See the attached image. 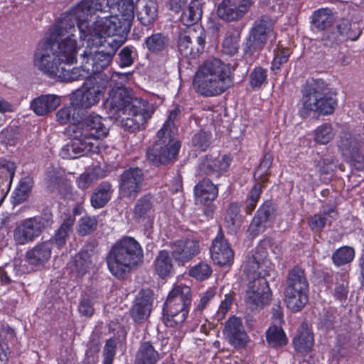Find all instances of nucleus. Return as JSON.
I'll return each mask as SVG.
<instances>
[{"label": "nucleus", "mask_w": 364, "mask_h": 364, "mask_svg": "<svg viewBox=\"0 0 364 364\" xmlns=\"http://www.w3.org/2000/svg\"><path fill=\"white\" fill-rule=\"evenodd\" d=\"M180 112L181 110L178 107H175L170 112L167 120L164 124L162 128L157 132V138L166 142L170 138V133L172 134L175 133L174 121Z\"/></svg>", "instance_id": "79ce46f5"}, {"label": "nucleus", "mask_w": 364, "mask_h": 364, "mask_svg": "<svg viewBox=\"0 0 364 364\" xmlns=\"http://www.w3.org/2000/svg\"><path fill=\"white\" fill-rule=\"evenodd\" d=\"M335 133L331 124L324 123L314 130V140L316 143L326 144L333 139Z\"/></svg>", "instance_id": "de8ad7c7"}, {"label": "nucleus", "mask_w": 364, "mask_h": 364, "mask_svg": "<svg viewBox=\"0 0 364 364\" xmlns=\"http://www.w3.org/2000/svg\"><path fill=\"white\" fill-rule=\"evenodd\" d=\"M235 299V293H229L225 295V298L221 301L218 310L216 312L215 317L220 321L225 318L228 311L230 310Z\"/></svg>", "instance_id": "052dcab7"}, {"label": "nucleus", "mask_w": 364, "mask_h": 364, "mask_svg": "<svg viewBox=\"0 0 364 364\" xmlns=\"http://www.w3.org/2000/svg\"><path fill=\"white\" fill-rule=\"evenodd\" d=\"M269 39H275L272 21L267 18L257 20L250 29L244 45L245 55L253 56L254 53L261 50Z\"/></svg>", "instance_id": "f8f14e48"}, {"label": "nucleus", "mask_w": 364, "mask_h": 364, "mask_svg": "<svg viewBox=\"0 0 364 364\" xmlns=\"http://www.w3.org/2000/svg\"><path fill=\"white\" fill-rule=\"evenodd\" d=\"M332 19L331 10L321 9L314 12L313 23L319 30H324L331 25Z\"/></svg>", "instance_id": "8fccbe9b"}, {"label": "nucleus", "mask_w": 364, "mask_h": 364, "mask_svg": "<svg viewBox=\"0 0 364 364\" xmlns=\"http://www.w3.org/2000/svg\"><path fill=\"white\" fill-rule=\"evenodd\" d=\"M135 100L145 101L144 100L133 96L130 90L122 86L113 88L109 93V97L105 103V108L113 117H120L131 110V105Z\"/></svg>", "instance_id": "2eb2a0df"}, {"label": "nucleus", "mask_w": 364, "mask_h": 364, "mask_svg": "<svg viewBox=\"0 0 364 364\" xmlns=\"http://www.w3.org/2000/svg\"><path fill=\"white\" fill-rule=\"evenodd\" d=\"M154 112L153 105L148 102L135 100L131 105V110L126 113L129 117L121 120V126L124 130L132 133L139 131L144 128Z\"/></svg>", "instance_id": "ddd939ff"}, {"label": "nucleus", "mask_w": 364, "mask_h": 364, "mask_svg": "<svg viewBox=\"0 0 364 364\" xmlns=\"http://www.w3.org/2000/svg\"><path fill=\"white\" fill-rule=\"evenodd\" d=\"M262 191V186L260 183H255L245 200V211L247 214L250 215L254 211L259 200Z\"/></svg>", "instance_id": "49530a36"}, {"label": "nucleus", "mask_w": 364, "mask_h": 364, "mask_svg": "<svg viewBox=\"0 0 364 364\" xmlns=\"http://www.w3.org/2000/svg\"><path fill=\"white\" fill-rule=\"evenodd\" d=\"M133 218L136 223L152 226L154 210L151 194H144L136 200L133 209Z\"/></svg>", "instance_id": "393cba45"}, {"label": "nucleus", "mask_w": 364, "mask_h": 364, "mask_svg": "<svg viewBox=\"0 0 364 364\" xmlns=\"http://www.w3.org/2000/svg\"><path fill=\"white\" fill-rule=\"evenodd\" d=\"M76 32L73 10L64 14L54 25L50 38L38 45L34 55V65L43 73L57 77L62 65L76 63Z\"/></svg>", "instance_id": "f03ea898"}, {"label": "nucleus", "mask_w": 364, "mask_h": 364, "mask_svg": "<svg viewBox=\"0 0 364 364\" xmlns=\"http://www.w3.org/2000/svg\"><path fill=\"white\" fill-rule=\"evenodd\" d=\"M76 112L79 113L73 106H65L60 109L56 113V119L60 124H66L69 123H75L78 121L75 117Z\"/></svg>", "instance_id": "864d4df0"}, {"label": "nucleus", "mask_w": 364, "mask_h": 364, "mask_svg": "<svg viewBox=\"0 0 364 364\" xmlns=\"http://www.w3.org/2000/svg\"><path fill=\"white\" fill-rule=\"evenodd\" d=\"M193 193L196 204L201 207L208 220L212 218L216 208L214 201L218 196V186L204 178L194 186Z\"/></svg>", "instance_id": "4468645a"}, {"label": "nucleus", "mask_w": 364, "mask_h": 364, "mask_svg": "<svg viewBox=\"0 0 364 364\" xmlns=\"http://www.w3.org/2000/svg\"><path fill=\"white\" fill-rule=\"evenodd\" d=\"M154 299V292L149 288L141 289L138 292L129 309V316L134 323H141L149 318Z\"/></svg>", "instance_id": "6ab92c4d"}, {"label": "nucleus", "mask_w": 364, "mask_h": 364, "mask_svg": "<svg viewBox=\"0 0 364 364\" xmlns=\"http://www.w3.org/2000/svg\"><path fill=\"white\" fill-rule=\"evenodd\" d=\"M210 255L213 262L220 267L233 264L235 253L221 227H219L216 236L212 240Z\"/></svg>", "instance_id": "a211bd4d"}, {"label": "nucleus", "mask_w": 364, "mask_h": 364, "mask_svg": "<svg viewBox=\"0 0 364 364\" xmlns=\"http://www.w3.org/2000/svg\"><path fill=\"white\" fill-rule=\"evenodd\" d=\"M136 56V50L132 46L124 47L119 53V64L120 67H129L134 63Z\"/></svg>", "instance_id": "13d9d810"}, {"label": "nucleus", "mask_w": 364, "mask_h": 364, "mask_svg": "<svg viewBox=\"0 0 364 364\" xmlns=\"http://www.w3.org/2000/svg\"><path fill=\"white\" fill-rule=\"evenodd\" d=\"M355 250L350 246H343L337 249L332 255L333 263L341 267L350 263L355 257Z\"/></svg>", "instance_id": "c03bdc74"}, {"label": "nucleus", "mask_w": 364, "mask_h": 364, "mask_svg": "<svg viewBox=\"0 0 364 364\" xmlns=\"http://www.w3.org/2000/svg\"><path fill=\"white\" fill-rule=\"evenodd\" d=\"M266 341L272 348H284L288 343V338L284 329L275 325L271 326L266 331Z\"/></svg>", "instance_id": "e433bc0d"}, {"label": "nucleus", "mask_w": 364, "mask_h": 364, "mask_svg": "<svg viewBox=\"0 0 364 364\" xmlns=\"http://www.w3.org/2000/svg\"><path fill=\"white\" fill-rule=\"evenodd\" d=\"M309 284L306 270L299 264L288 270L284 289L287 306L293 312L301 311L309 301Z\"/></svg>", "instance_id": "1a4fd4ad"}, {"label": "nucleus", "mask_w": 364, "mask_h": 364, "mask_svg": "<svg viewBox=\"0 0 364 364\" xmlns=\"http://www.w3.org/2000/svg\"><path fill=\"white\" fill-rule=\"evenodd\" d=\"M205 43V35L201 28L198 32L196 28H188L180 33L178 48L183 56L194 58L203 50Z\"/></svg>", "instance_id": "dca6fc26"}, {"label": "nucleus", "mask_w": 364, "mask_h": 364, "mask_svg": "<svg viewBox=\"0 0 364 364\" xmlns=\"http://www.w3.org/2000/svg\"><path fill=\"white\" fill-rule=\"evenodd\" d=\"M117 343L114 339L107 340L103 349L102 364H113L116 355Z\"/></svg>", "instance_id": "4d7b16f0"}, {"label": "nucleus", "mask_w": 364, "mask_h": 364, "mask_svg": "<svg viewBox=\"0 0 364 364\" xmlns=\"http://www.w3.org/2000/svg\"><path fill=\"white\" fill-rule=\"evenodd\" d=\"M294 350L300 353H308L314 345V333L305 323H301L292 340Z\"/></svg>", "instance_id": "cd10ccee"}, {"label": "nucleus", "mask_w": 364, "mask_h": 364, "mask_svg": "<svg viewBox=\"0 0 364 364\" xmlns=\"http://www.w3.org/2000/svg\"><path fill=\"white\" fill-rule=\"evenodd\" d=\"M181 148L179 141L172 139V134L167 141L158 138L156 143L147 151L149 159H174L177 157Z\"/></svg>", "instance_id": "b1692460"}, {"label": "nucleus", "mask_w": 364, "mask_h": 364, "mask_svg": "<svg viewBox=\"0 0 364 364\" xmlns=\"http://www.w3.org/2000/svg\"><path fill=\"white\" fill-rule=\"evenodd\" d=\"M338 149L344 158L348 159L364 158L361 154L360 141L350 132L343 133L338 144Z\"/></svg>", "instance_id": "bb28decb"}, {"label": "nucleus", "mask_w": 364, "mask_h": 364, "mask_svg": "<svg viewBox=\"0 0 364 364\" xmlns=\"http://www.w3.org/2000/svg\"><path fill=\"white\" fill-rule=\"evenodd\" d=\"M75 25L80 38L88 46L101 49H86L80 54V63L87 73L106 79L100 73L107 68L117 49L125 42L134 17L133 0H82L74 9ZM126 77L115 73L110 77Z\"/></svg>", "instance_id": "f257e3e1"}, {"label": "nucleus", "mask_w": 364, "mask_h": 364, "mask_svg": "<svg viewBox=\"0 0 364 364\" xmlns=\"http://www.w3.org/2000/svg\"><path fill=\"white\" fill-rule=\"evenodd\" d=\"M267 72L262 67H256L250 73V83L252 87L259 88L267 83Z\"/></svg>", "instance_id": "6e6d98bb"}, {"label": "nucleus", "mask_w": 364, "mask_h": 364, "mask_svg": "<svg viewBox=\"0 0 364 364\" xmlns=\"http://www.w3.org/2000/svg\"><path fill=\"white\" fill-rule=\"evenodd\" d=\"M223 333L227 342L236 349L245 348L249 342L241 318L235 316L225 321Z\"/></svg>", "instance_id": "aec40b11"}, {"label": "nucleus", "mask_w": 364, "mask_h": 364, "mask_svg": "<svg viewBox=\"0 0 364 364\" xmlns=\"http://www.w3.org/2000/svg\"><path fill=\"white\" fill-rule=\"evenodd\" d=\"M274 57L272 63V70H279L282 64L286 63L291 55V50L287 48H277L274 50Z\"/></svg>", "instance_id": "5fc2aeb1"}, {"label": "nucleus", "mask_w": 364, "mask_h": 364, "mask_svg": "<svg viewBox=\"0 0 364 364\" xmlns=\"http://www.w3.org/2000/svg\"><path fill=\"white\" fill-rule=\"evenodd\" d=\"M277 208L271 200H265L257 209L249 227V231L256 236L264 232L267 223L276 217Z\"/></svg>", "instance_id": "5701e85b"}, {"label": "nucleus", "mask_w": 364, "mask_h": 364, "mask_svg": "<svg viewBox=\"0 0 364 364\" xmlns=\"http://www.w3.org/2000/svg\"><path fill=\"white\" fill-rule=\"evenodd\" d=\"M105 259L110 273L117 279H124L143 263L144 250L134 237L124 235L111 245Z\"/></svg>", "instance_id": "39448f33"}, {"label": "nucleus", "mask_w": 364, "mask_h": 364, "mask_svg": "<svg viewBox=\"0 0 364 364\" xmlns=\"http://www.w3.org/2000/svg\"><path fill=\"white\" fill-rule=\"evenodd\" d=\"M336 286L332 291L334 299L339 302H346L349 293L348 281L345 274L337 273L336 274Z\"/></svg>", "instance_id": "58836bf2"}, {"label": "nucleus", "mask_w": 364, "mask_h": 364, "mask_svg": "<svg viewBox=\"0 0 364 364\" xmlns=\"http://www.w3.org/2000/svg\"><path fill=\"white\" fill-rule=\"evenodd\" d=\"M240 36L237 31L227 33L223 42V52L228 55L237 53Z\"/></svg>", "instance_id": "a18cd8bd"}, {"label": "nucleus", "mask_w": 364, "mask_h": 364, "mask_svg": "<svg viewBox=\"0 0 364 364\" xmlns=\"http://www.w3.org/2000/svg\"><path fill=\"white\" fill-rule=\"evenodd\" d=\"M267 252L262 247H257L251 255H248L245 263V271L248 277L252 274L245 291V301L252 311L263 309L269 304L272 291L266 279L269 276L266 270H262L266 266Z\"/></svg>", "instance_id": "7ed1b4c3"}, {"label": "nucleus", "mask_w": 364, "mask_h": 364, "mask_svg": "<svg viewBox=\"0 0 364 364\" xmlns=\"http://www.w3.org/2000/svg\"><path fill=\"white\" fill-rule=\"evenodd\" d=\"M70 65H62L57 77L63 81L72 82L79 80H83L90 77V73H87L84 65L81 63L80 67L73 68L72 69L66 68L65 66Z\"/></svg>", "instance_id": "4c0bfd02"}, {"label": "nucleus", "mask_w": 364, "mask_h": 364, "mask_svg": "<svg viewBox=\"0 0 364 364\" xmlns=\"http://www.w3.org/2000/svg\"><path fill=\"white\" fill-rule=\"evenodd\" d=\"M194 146L199 150L205 151L209 146L208 138L205 133H198L193 138Z\"/></svg>", "instance_id": "338daca9"}, {"label": "nucleus", "mask_w": 364, "mask_h": 364, "mask_svg": "<svg viewBox=\"0 0 364 364\" xmlns=\"http://www.w3.org/2000/svg\"><path fill=\"white\" fill-rule=\"evenodd\" d=\"M202 16V8L188 6V7L183 11L181 16V21L183 25L190 26L196 24Z\"/></svg>", "instance_id": "603ef678"}, {"label": "nucleus", "mask_w": 364, "mask_h": 364, "mask_svg": "<svg viewBox=\"0 0 364 364\" xmlns=\"http://www.w3.org/2000/svg\"><path fill=\"white\" fill-rule=\"evenodd\" d=\"M61 102L60 96L56 95H43L32 100L31 107L38 116H44L55 109Z\"/></svg>", "instance_id": "c85d7f7f"}, {"label": "nucleus", "mask_w": 364, "mask_h": 364, "mask_svg": "<svg viewBox=\"0 0 364 364\" xmlns=\"http://www.w3.org/2000/svg\"><path fill=\"white\" fill-rule=\"evenodd\" d=\"M103 80L100 84L96 77L94 81L84 83L82 86L73 92L69 97L70 105L78 109H87L96 105L105 92L108 85V77Z\"/></svg>", "instance_id": "9b49d317"}, {"label": "nucleus", "mask_w": 364, "mask_h": 364, "mask_svg": "<svg viewBox=\"0 0 364 364\" xmlns=\"http://www.w3.org/2000/svg\"><path fill=\"white\" fill-rule=\"evenodd\" d=\"M336 95L323 80H314L303 91L302 106L299 109L300 116L305 118L311 112L320 115L331 114L338 105Z\"/></svg>", "instance_id": "0eeeda50"}, {"label": "nucleus", "mask_w": 364, "mask_h": 364, "mask_svg": "<svg viewBox=\"0 0 364 364\" xmlns=\"http://www.w3.org/2000/svg\"><path fill=\"white\" fill-rule=\"evenodd\" d=\"M91 264V255L88 250H81L73 258L70 268L77 277H82L89 271Z\"/></svg>", "instance_id": "f704fd0d"}, {"label": "nucleus", "mask_w": 364, "mask_h": 364, "mask_svg": "<svg viewBox=\"0 0 364 364\" xmlns=\"http://www.w3.org/2000/svg\"><path fill=\"white\" fill-rule=\"evenodd\" d=\"M53 216L50 210L41 215L26 218L16 225L14 230V238L17 245H23L34 241L43 230L50 227Z\"/></svg>", "instance_id": "9d476101"}, {"label": "nucleus", "mask_w": 364, "mask_h": 364, "mask_svg": "<svg viewBox=\"0 0 364 364\" xmlns=\"http://www.w3.org/2000/svg\"><path fill=\"white\" fill-rule=\"evenodd\" d=\"M146 48L151 53H158L164 51L168 45V38L162 33L152 34L145 40Z\"/></svg>", "instance_id": "ea45409f"}, {"label": "nucleus", "mask_w": 364, "mask_h": 364, "mask_svg": "<svg viewBox=\"0 0 364 364\" xmlns=\"http://www.w3.org/2000/svg\"><path fill=\"white\" fill-rule=\"evenodd\" d=\"M252 4V0H223L218 6L217 14L223 21H237L247 14Z\"/></svg>", "instance_id": "4be33fe9"}, {"label": "nucleus", "mask_w": 364, "mask_h": 364, "mask_svg": "<svg viewBox=\"0 0 364 364\" xmlns=\"http://www.w3.org/2000/svg\"><path fill=\"white\" fill-rule=\"evenodd\" d=\"M97 227V220L95 216L84 215L80 218L77 225V233L80 236L92 234Z\"/></svg>", "instance_id": "09e8293b"}, {"label": "nucleus", "mask_w": 364, "mask_h": 364, "mask_svg": "<svg viewBox=\"0 0 364 364\" xmlns=\"http://www.w3.org/2000/svg\"><path fill=\"white\" fill-rule=\"evenodd\" d=\"M63 171L59 167L50 166L45 173V181L49 186H54L60 183Z\"/></svg>", "instance_id": "bf43d9fd"}, {"label": "nucleus", "mask_w": 364, "mask_h": 364, "mask_svg": "<svg viewBox=\"0 0 364 364\" xmlns=\"http://www.w3.org/2000/svg\"><path fill=\"white\" fill-rule=\"evenodd\" d=\"M171 254L178 265H184L197 256L200 251L198 240L186 238L173 242L170 245Z\"/></svg>", "instance_id": "412c9836"}, {"label": "nucleus", "mask_w": 364, "mask_h": 364, "mask_svg": "<svg viewBox=\"0 0 364 364\" xmlns=\"http://www.w3.org/2000/svg\"><path fill=\"white\" fill-rule=\"evenodd\" d=\"M336 316L334 315V314L326 311L320 319V328L327 331L333 330L336 323Z\"/></svg>", "instance_id": "e2e57ef3"}, {"label": "nucleus", "mask_w": 364, "mask_h": 364, "mask_svg": "<svg viewBox=\"0 0 364 364\" xmlns=\"http://www.w3.org/2000/svg\"><path fill=\"white\" fill-rule=\"evenodd\" d=\"M171 251L160 250L153 262L154 273L159 278L165 279L174 273V265Z\"/></svg>", "instance_id": "a878e982"}, {"label": "nucleus", "mask_w": 364, "mask_h": 364, "mask_svg": "<svg viewBox=\"0 0 364 364\" xmlns=\"http://www.w3.org/2000/svg\"><path fill=\"white\" fill-rule=\"evenodd\" d=\"M151 341H142L136 353L134 364H156L161 356Z\"/></svg>", "instance_id": "7c9ffc66"}, {"label": "nucleus", "mask_w": 364, "mask_h": 364, "mask_svg": "<svg viewBox=\"0 0 364 364\" xmlns=\"http://www.w3.org/2000/svg\"><path fill=\"white\" fill-rule=\"evenodd\" d=\"M157 16V4L154 0H146L138 14V18L144 26L150 25Z\"/></svg>", "instance_id": "a19ab883"}, {"label": "nucleus", "mask_w": 364, "mask_h": 364, "mask_svg": "<svg viewBox=\"0 0 364 364\" xmlns=\"http://www.w3.org/2000/svg\"><path fill=\"white\" fill-rule=\"evenodd\" d=\"M11 161H1L0 162V183L8 187L9 180L14 175V168L9 166Z\"/></svg>", "instance_id": "680f3d73"}, {"label": "nucleus", "mask_w": 364, "mask_h": 364, "mask_svg": "<svg viewBox=\"0 0 364 364\" xmlns=\"http://www.w3.org/2000/svg\"><path fill=\"white\" fill-rule=\"evenodd\" d=\"M75 220V216L71 215L63 220L60 226L55 230L54 235L48 241L51 245L53 244L60 249L66 244L69 235L72 232Z\"/></svg>", "instance_id": "72a5a7b5"}, {"label": "nucleus", "mask_w": 364, "mask_h": 364, "mask_svg": "<svg viewBox=\"0 0 364 364\" xmlns=\"http://www.w3.org/2000/svg\"><path fill=\"white\" fill-rule=\"evenodd\" d=\"M229 161H202L198 168L199 176L219 178L229 168Z\"/></svg>", "instance_id": "473e14b6"}, {"label": "nucleus", "mask_w": 364, "mask_h": 364, "mask_svg": "<svg viewBox=\"0 0 364 364\" xmlns=\"http://www.w3.org/2000/svg\"><path fill=\"white\" fill-rule=\"evenodd\" d=\"M332 214L336 215L337 212L334 208H331L321 213L311 215L307 220V223L311 230L315 232H321L327 223L331 225L332 220H329V218H333Z\"/></svg>", "instance_id": "c9c22d12"}, {"label": "nucleus", "mask_w": 364, "mask_h": 364, "mask_svg": "<svg viewBox=\"0 0 364 364\" xmlns=\"http://www.w3.org/2000/svg\"><path fill=\"white\" fill-rule=\"evenodd\" d=\"M94 176L91 173H83L77 179L76 183L79 188L85 190L89 188L94 181Z\"/></svg>", "instance_id": "774afa93"}, {"label": "nucleus", "mask_w": 364, "mask_h": 364, "mask_svg": "<svg viewBox=\"0 0 364 364\" xmlns=\"http://www.w3.org/2000/svg\"><path fill=\"white\" fill-rule=\"evenodd\" d=\"M108 133L107 119L95 113L90 114L82 123L73 126L72 136L75 141L62 149L61 157L63 159H77L86 156L92 146L90 139H104Z\"/></svg>", "instance_id": "20e7f679"}, {"label": "nucleus", "mask_w": 364, "mask_h": 364, "mask_svg": "<svg viewBox=\"0 0 364 364\" xmlns=\"http://www.w3.org/2000/svg\"><path fill=\"white\" fill-rule=\"evenodd\" d=\"M212 273L211 265L205 261H200L188 269V275L199 282L209 279Z\"/></svg>", "instance_id": "37998d69"}, {"label": "nucleus", "mask_w": 364, "mask_h": 364, "mask_svg": "<svg viewBox=\"0 0 364 364\" xmlns=\"http://www.w3.org/2000/svg\"><path fill=\"white\" fill-rule=\"evenodd\" d=\"M78 311L82 316L87 317L92 316L94 314L95 309L91 299L87 297L82 298L78 306Z\"/></svg>", "instance_id": "0e129e2a"}, {"label": "nucleus", "mask_w": 364, "mask_h": 364, "mask_svg": "<svg viewBox=\"0 0 364 364\" xmlns=\"http://www.w3.org/2000/svg\"><path fill=\"white\" fill-rule=\"evenodd\" d=\"M350 340V336L343 334L338 336L336 343V347L337 348L338 353L341 357L346 356V354L343 353V351L349 348Z\"/></svg>", "instance_id": "69168bd1"}, {"label": "nucleus", "mask_w": 364, "mask_h": 364, "mask_svg": "<svg viewBox=\"0 0 364 364\" xmlns=\"http://www.w3.org/2000/svg\"><path fill=\"white\" fill-rule=\"evenodd\" d=\"M144 176L138 167L124 170L119 178V193L122 198H135L140 193Z\"/></svg>", "instance_id": "f3484780"}, {"label": "nucleus", "mask_w": 364, "mask_h": 364, "mask_svg": "<svg viewBox=\"0 0 364 364\" xmlns=\"http://www.w3.org/2000/svg\"><path fill=\"white\" fill-rule=\"evenodd\" d=\"M33 180L30 178L21 179L19 185L14 191V199L16 203H21L26 200L33 187Z\"/></svg>", "instance_id": "3c124183"}, {"label": "nucleus", "mask_w": 364, "mask_h": 364, "mask_svg": "<svg viewBox=\"0 0 364 364\" xmlns=\"http://www.w3.org/2000/svg\"><path fill=\"white\" fill-rule=\"evenodd\" d=\"M192 301L191 287L176 284L168 292L163 304V322L167 327L181 326L188 318Z\"/></svg>", "instance_id": "6e6552de"}, {"label": "nucleus", "mask_w": 364, "mask_h": 364, "mask_svg": "<svg viewBox=\"0 0 364 364\" xmlns=\"http://www.w3.org/2000/svg\"><path fill=\"white\" fill-rule=\"evenodd\" d=\"M51 250L50 242H39L26 252V261L33 266L43 264L50 258Z\"/></svg>", "instance_id": "c756f323"}, {"label": "nucleus", "mask_w": 364, "mask_h": 364, "mask_svg": "<svg viewBox=\"0 0 364 364\" xmlns=\"http://www.w3.org/2000/svg\"><path fill=\"white\" fill-rule=\"evenodd\" d=\"M232 84L229 66L218 58L205 61L196 72L193 80L196 92L204 97L218 96Z\"/></svg>", "instance_id": "423d86ee"}, {"label": "nucleus", "mask_w": 364, "mask_h": 364, "mask_svg": "<svg viewBox=\"0 0 364 364\" xmlns=\"http://www.w3.org/2000/svg\"><path fill=\"white\" fill-rule=\"evenodd\" d=\"M113 192L114 190L111 183L109 181H102L94 190L90 196L91 205L95 209L105 207L110 200Z\"/></svg>", "instance_id": "2f4dec72"}]
</instances>
